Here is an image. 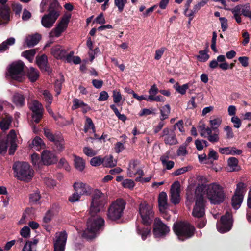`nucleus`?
Returning <instances> with one entry per match:
<instances>
[{"instance_id":"nucleus-1","label":"nucleus","mask_w":251,"mask_h":251,"mask_svg":"<svg viewBox=\"0 0 251 251\" xmlns=\"http://www.w3.org/2000/svg\"><path fill=\"white\" fill-rule=\"evenodd\" d=\"M106 203L105 195L100 191L95 190L92 196L89 208L91 217L87 222V228L83 234L84 237L89 239L94 238L104 226V220L97 214L104 211Z\"/></svg>"},{"instance_id":"nucleus-2","label":"nucleus","mask_w":251,"mask_h":251,"mask_svg":"<svg viewBox=\"0 0 251 251\" xmlns=\"http://www.w3.org/2000/svg\"><path fill=\"white\" fill-rule=\"evenodd\" d=\"M195 194L207 198L211 203L217 204L224 201L225 194L223 188L218 183H212L208 185H199L195 190Z\"/></svg>"},{"instance_id":"nucleus-3","label":"nucleus","mask_w":251,"mask_h":251,"mask_svg":"<svg viewBox=\"0 0 251 251\" xmlns=\"http://www.w3.org/2000/svg\"><path fill=\"white\" fill-rule=\"evenodd\" d=\"M195 200L192 215L195 218H202L205 215V208L203 198L199 195H196L195 192L188 190L187 192V200L185 202L187 207L190 208L192 203Z\"/></svg>"},{"instance_id":"nucleus-4","label":"nucleus","mask_w":251,"mask_h":251,"mask_svg":"<svg viewBox=\"0 0 251 251\" xmlns=\"http://www.w3.org/2000/svg\"><path fill=\"white\" fill-rule=\"evenodd\" d=\"M13 169L15 176L20 180L28 182L34 176V171L27 162H16L14 164Z\"/></svg>"},{"instance_id":"nucleus-5","label":"nucleus","mask_w":251,"mask_h":251,"mask_svg":"<svg viewBox=\"0 0 251 251\" xmlns=\"http://www.w3.org/2000/svg\"><path fill=\"white\" fill-rule=\"evenodd\" d=\"M173 230L178 239L183 241L194 235L195 227L187 222H180L174 224Z\"/></svg>"},{"instance_id":"nucleus-6","label":"nucleus","mask_w":251,"mask_h":251,"mask_svg":"<svg viewBox=\"0 0 251 251\" xmlns=\"http://www.w3.org/2000/svg\"><path fill=\"white\" fill-rule=\"evenodd\" d=\"M24 67L21 61L13 62L7 67V75L13 79L22 81L24 78Z\"/></svg>"},{"instance_id":"nucleus-7","label":"nucleus","mask_w":251,"mask_h":251,"mask_svg":"<svg viewBox=\"0 0 251 251\" xmlns=\"http://www.w3.org/2000/svg\"><path fill=\"white\" fill-rule=\"evenodd\" d=\"M126 203L123 200L117 199L109 206L107 212L109 219L115 221L119 219L123 215Z\"/></svg>"},{"instance_id":"nucleus-8","label":"nucleus","mask_w":251,"mask_h":251,"mask_svg":"<svg viewBox=\"0 0 251 251\" xmlns=\"http://www.w3.org/2000/svg\"><path fill=\"white\" fill-rule=\"evenodd\" d=\"M139 212L144 225H150L154 218L152 206L146 201H142L139 205Z\"/></svg>"},{"instance_id":"nucleus-9","label":"nucleus","mask_w":251,"mask_h":251,"mask_svg":"<svg viewBox=\"0 0 251 251\" xmlns=\"http://www.w3.org/2000/svg\"><path fill=\"white\" fill-rule=\"evenodd\" d=\"M246 184L242 182L237 185L235 194L232 199V205L234 209H238L240 207L246 192Z\"/></svg>"},{"instance_id":"nucleus-10","label":"nucleus","mask_w":251,"mask_h":251,"mask_svg":"<svg viewBox=\"0 0 251 251\" xmlns=\"http://www.w3.org/2000/svg\"><path fill=\"white\" fill-rule=\"evenodd\" d=\"M232 215L229 212H226L224 216L221 218V220L217 223V228L220 233H225L229 231L232 226Z\"/></svg>"},{"instance_id":"nucleus-11","label":"nucleus","mask_w":251,"mask_h":251,"mask_svg":"<svg viewBox=\"0 0 251 251\" xmlns=\"http://www.w3.org/2000/svg\"><path fill=\"white\" fill-rule=\"evenodd\" d=\"M169 227L160 219H155L153 228V233L155 238L164 237L169 233Z\"/></svg>"},{"instance_id":"nucleus-12","label":"nucleus","mask_w":251,"mask_h":251,"mask_svg":"<svg viewBox=\"0 0 251 251\" xmlns=\"http://www.w3.org/2000/svg\"><path fill=\"white\" fill-rule=\"evenodd\" d=\"M69 19L70 17L68 16L63 17L56 26L50 32V37L52 38L59 37L67 28Z\"/></svg>"},{"instance_id":"nucleus-13","label":"nucleus","mask_w":251,"mask_h":251,"mask_svg":"<svg viewBox=\"0 0 251 251\" xmlns=\"http://www.w3.org/2000/svg\"><path fill=\"white\" fill-rule=\"evenodd\" d=\"M67 239V234L65 231L57 232L54 240V251H64Z\"/></svg>"},{"instance_id":"nucleus-14","label":"nucleus","mask_w":251,"mask_h":251,"mask_svg":"<svg viewBox=\"0 0 251 251\" xmlns=\"http://www.w3.org/2000/svg\"><path fill=\"white\" fill-rule=\"evenodd\" d=\"M29 107L33 113V119L36 123H38L42 118L44 111L42 104L37 100H33Z\"/></svg>"},{"instance_id":"nucleus-15","label":"nucleus","mask_w":251,"mask_h":251,"mask_svg":"<svg viewBox=\"0 0 251 251\" xmlns=\"http://www.w3.org/2000/svg\"><path fill=\"white\" fill-rule=\"evenodd\" d=\"M59 16V14L54 11H50L45 15L41 19V24L46 28H51Z\"/></svg>"},{"instance_id":"nucleus-16","label":"nucleus","mask_w":251,"mask_h":251,"mask_svg":"<svg viewBox=\"0 0 251 251\" xmlns=\"http://www.w3.org/2000/svg\"><path fill=\"white\" fill-rule=\"evenodd\" d=\"M180 184L178 181H175L171 185L170 189V201L174 204L179 203L180 201Z\"/></svg>"},{"instance_id":"nucleus-17","label":"nucleus","mask_w":251,"mask_h":251,"mask_svg":"<svg viewBox=\"0 0 251 251\" xmlns=\"http://www.w3.org/2000/svg\"><path fill=\"white\" fill-rule=\"evenodd\" d=\"M73 188L81 196H89L92 192V188L90 185L81 181L75 182Z\"/></svg>"},{"instance_id":"nucleus-18","label":"nucleus","mask_w":251,"mask_h":251,"mask_svg":"<svg viewBox=\"0 0 251 251\" xmlns=\"http://www.w3.org/2000/svg\"><path fill=\"white\" fill-rule=\"evenodd\" d=\"M209 67L211 69H215L219 66L224 70L229 68V64L226 61L225 56L223 55H219L216 59L211 60L209 62Z\"/></svg>"},{"instance_id":"nucleus-19","label":"nucleus","mask_w":251,"mask_h":251,"mask_svg":"<svg viewBox=\"0 0 251 251\" xmlns=\"http://www.w3.org/2000/svg\"><path fill=\"white\" fill-rule=\"evenodd\" d=\"M162 137L164 138V141L166 144L173 145L178 143L174 131L168 128H165L163 129Z\"/></svg>"},{"instance_id":"nucleus-20","label":"nucleus","mask_w":251,"mask_h":251,"mask_svg":"<svg viewBox=\"0 0 251 251\" xmlns=\"http://www.w3.org/2000/svg\"><path fill=\"white\" fill-rule=\"evenodd\" d=\"M139 162L137 160H133L130 162L127 170V175L129 177H133L138 174L140 176H143V171L139 167Z\"/></svg>"},{"instance_id":"nucleus-21","label":"nucleus","mask_w":251,"mask_h":251,"mask_svg":"<svg viewBox=\"0 0 251 251\" xmlns=\"http://www.w3.org/2000/svg\"><path fill=\"white\" fill-rule=\"evenodd\" d=\"M42 161L43 164L49 165L56 163L57 159L52 152L48 150H45L42 153Z\"/></svg>"},{"instance_id":"nucleus-22","label":"nucleus","mask_w":251,"mask_h":251,"mask_svg":"<svg viewBox=\"0 0 251 251\" xmlns=\"http://www.w3.org/2000/svg\"><path fill=\"white\" fill-rule=\"evenodd\" d=\"M66 52L67 50L59 45L54 46L51 49V55L57 59H63Z\"/></svg>"},{"instance_id":"nucleus-23","label":"nucleus","mask_w":251,"mask_h":251,"mask_svg":"<svg viewBox=\"0 0 251 251\" xmlns=\"http://www.w3.org/2000/svg\"><path fill=\"white\" fill-rule=\"evenodd\" d=\"M213 130L211 127L207 126L204 132V136L201 137H207L208 141L211 143H216L219 141V130L215 131V132L212 134V131Z\"/></svg>"},{"instance_id":"nucleus-24","label":"nucleus","mask_w":251,"mask_h":251,"mask_svg":"<svg viewBox=\"0 0 251 251\" xmlns=\"http://www.w3.org/2000/svg\"><path fill=\"white\" fill-rule=\"evenodd\" d=\"M159 210L161 212H164L168 207L167 195L164 192H161L158 199Z\"/></svg>"},{"instance_id":"nucleus-25","label":"nucleus","mask_w":251,"mask_h":251,"mask_svg":"<svg viewBox=\"0 0 251 251\" xmlns=\"http://www.w3.org/2000/svg\"><path fill=\"white\" fill-rule=\"evenodd\" d=\"M137 233L141 236L142 239L145 240L147 237L151 235V228L145 226H137L136 228Z\"/></svg>"},{"instance_id":"nucleus-26","label":"nucleus","mask_w":251,"mask_h":251,"mask_svg":"<svg viewBox=\"0 0 251 251\" xmlns=\"http://www.w3.org/2000/svg\"><path fill=\"white\" fill-rule=\"evenodd\" d=\"M45 144L43 140L38 136L35 137L31 144L30 147L32 149H34L37 151H40L42 149L45 148Z\"/></svg>"},{"instance_id":"nucleus-27","label":"nucleus","mask_w":251,"mask_h":251,"mask_svg":"<svg viewBox=\"0 0 251 251\" xmlns=\"http://www.w3.org/2000/svg\"><path fill=\"white\" fill-rule=\"evenodd\" d=\"M37 63L41 69L50 72V68L48 66V58L46 55H43L37 58Z\"/></svg>"},{"instance_id":"nucleus-28","label":"nucleus","mask_w":251,"mask_h":251,"mask_svg":"<svg viewBox=\"0 0 251 251\" xmlns=\"http://www.w3.org/2000/svg\"><path fill=\"white\" fill-rule=\"evenodd\" d=\"M52 142L54 143L56 150L61 152L64 149V140L60 133H57L56 138Z\"/></svg>"},{"instance_id":"nucleus-29","label":"nucleus","mask_w":251,"mask_h":251,"mask_svg":"<svg viewBox=\"0 0 251 251\" xmlns=\"http://www.w3.org/2000/svg\"><path fill=\"white\" fill-rule=\"evenodd\" d=\"M41 39V35L39 34H35L26 37L25 42L28 47H31L36 45Z\"/></svg>"},{"instance_id":"nucleus-30","label":"nucleus","mask_w":251,"mask_h":251,"mask_svg":"<svg viewBox=\"0 0 251 251\" xmlns=\"http://www.w3.org/2000/svg\"><path fill=\"white\" fill-rule=\"evenodd\" d=\"M12 101L16 106L22 107L25 104V98L22 94L15 93L13 96Z\"/></svg>"},{"instance_id":"nucleus-31","label":"nucleus","mask_w":251,"mask_h":251,"mask_svg":"<svg viewBox=\"0 0 251 251\" xmlns=\"http://www.w3.org/2000/svg\"><path fill=\"white\" fill-rule=\"evenodd\" d=\"M74 165L75 168L79 171H82L85 167V162L81 157L74 155Z\"/></svg>"},{"instance_id":"nucleus-32","label":"nucleus","mask_w":251,"mask_h":251,"mask_svg":"<svg viewBox=\"0 0 251 251\" xmlns=\"http://www.w3.org/2000/svg\"><path fill=\"white\" fill-rule=\"evenodd\" d=\"M160 161L162 163L163 167L167 170H171L175 165V163L173 161L169 160V157L167 155H162L160 157Z\"/></svg>"},{"instance_id":"nucleus-33","label":"nucleus","mask_w":251,"mask_h":251,"mask_svg":"<svg viewBox=\"0 0 251 251\" xmlns=\"http://www.w3.org/2000/svg\"><path fill=\"white\" fill-rule=\"evenodd\" d=\"M78 108H82L84 109L85 112H87L88 110L89 109V107L88 106V105L83 102V101L77 99H75L73 101L72 109L73 110H75Z\"/></svg>"},{"instance_id":"nucleus-34","label":"nucleus","mask_w":251,"mask_h":251,"mask_svg":"<svg viewBox=\"0 0 251 251\" xmlns=\"http://www.w3.org/2000/svg\"><path fill=\"white\" fill-rule=\"evenodd\" d=\"M11 121L12 117L9 115H5L4 117L2 118V120L0 123L1 129L4 131L7 130L9 128Z\"/></svg>"},{"instance_id":"nucleus-35","label":"nucleus","mask_w":251,"mask_h":251,"mask_svg":"<svg viewBox=\"0 0 251 251\" xmlns=\"http://www.w3.org/2000/svg\"><path fill=\"white\" fill-rule=\"evenodd\" d=\"M0 18L4 21L9 19V8L7 5H0Z\"/></svg>"},{"instance_id":"nucleus-36","label":"nucleus","mask_w":251,"mask_h":251,"mask_svg":"<svg viewBox=\"0 0 251 251\" xmlns=\"http://www.w3.org/2000/svg\"><path fill=\"white\" fill-rule=\"evenodd\" d=\"M228 165L230 168V171H236L239 170L238 160L235 157H230L228 159Z\"/></svg>"},{"instance_id":"nucleus-37","label":"nucleus","mask_w":251,"mask_h":251,"mask_svg":"<svg viewBox=\"0 0 251 251\" xmlns=\"http://www.w3.org/2000/svg\"><path fill=\"white\" fill-rule=\"evenodd\" d=\"M53 118L56 122L57 124L61 126L69 125L72 123V119L71 121L67 120L60 115L53 116Z\"/></svg>"},{"instance_id":"nucleus-38","label":"nucleus","mask_w":251,"mask_h":251,"mask_svg":"<svg viewBox=\"0 0 251 251\" xmlns=\"http://www.w3.org/2000/svg\"><path fill=\"white\" fill-rule=\"evenodd\" d=\"M28 76L31 81L35 82L39 76L38 71L33 67H30L28 71Z\"/></svg>"},{"instance_id":"nucleus-39","label":"nucleus","mask_w":251,"mask_h":251,"mask_svg":"<svg viewBox=\"0 0 251 251\" xmlns=\"http://www.w3.org/2000/svg\"><path fill=\"white\" fill-rule=\"evenodd\" d=\"M15 40L14 38L11 37L7 39L0 44V52H2L8 49L9 46L15 43Z\"/></svg>"},{"instance_id":"nucleus-40","label":"nucleus","mask_w":251,"mask_h":251,"mask_svg":"<svg viewBox=\"0 0 251 251\" xmlns=\"http://www.w3.org/2000/svg\"><path fill=\"white\" fill-rule=\"evenodd\" d=\"M189 83H186L180 86L179 83L177 82L174 85V88L180 94L184 95L187 90L189 88Z\"/></svg>"},{"instance_id":"nucleus-41","label":"nucleus","mask_w":251,"mask_h":251,"mask_svg":"<svg viewBox=\"0 0 251 251\" xmlns=\"http://www.w3.org/2000/svg\"><path fill=\"white\" fill-rule=\"evenodd\" d=\"M161 121H163L168 118L169 115L170 113V107L168 104H166L163 106L160 110Z\"/></svg>"},{"instance_id":"nucleus-42","label":"nucleus","mask_w":251,"mask_h":251,"mask_svg":"<svg viewBox=\"0 0 251 251\" xmlns=\"http://www.w3.org/2000/svg\"><path fill=\"white\" fill-rule=\"evenodd\" d=\"M103 160V165L106 167H113L116 165V161L113 159L111 155L105 156Z\"/></svg>"},{"instance_id":"nucleus-43","label":"nucleus","mask_w":251,"mask_h":251,"mask_svg":"<svg viewBox=\"0 0 251 251\" xmlns=\"http://www.w3.org/2000/svg\"><path fill=\"white\" fill-rule=\"evenodd\" d=\"M35 54L36 50L31 49L23 52L22 55L23 56L26 58L29 62H32L34 60Z\"/></svg>"},{"instance_id":"nucleus-44","label":"nucleus","mask_w":251,"mask_h":251,"mask_svg":"<svg viewBox=\"0 0 251 251\" xmlns=\"http://www.w3.org/2000/svg\"><path fill=\"white\" fill-rule=\"evenodd\" d=\"M210 127L213 130L217 131L218 128L220 126L222 123V119L221 118H216L213 119H210L209 121Z\"/></svg>"},{"instance_id":"nucleus-45","label":"nucleus","mask_w":251,"mask_h":251,"mask_svg":"<svg viewBox=\"0 0 251 251\" xmlns=\"http://www.w3.org/2000/svg\"><path fill=\"white\" fill-rule=\"evenodd\" d=\"M31 161L33 165L35 167L39 168L43 164L42 159L41 160L39 155L37 153H33L31 156Z\"/></svg>"},{"instance_id":"nucleus-46","label":"nucleus","mask_w":251,"mask_h":251,"mask_svg":"<svg viewBox=\"0 0 251 251\" xmlns=\"http://www.w3.org/2000/svg\"><path fill=\"white\" fill-rule=\"evenodd\" d=\"M85 132L90 131L91 132L94 133L95 131L94 124L91 118L87 117L86 118V123L84 127Z\"/></svg>"},{"instance_id":"nucleus-47","label":"nucleus","mask_w":251,"mask_h":251,"mask_svg":"<svg viewBox=\"0 0 251 251\" xmlns=\"http://www.w3.org/2000/svg\"><path fill=\"white\" fill-rule=\"evenodd\" d=\"M223 130L226 134V139H230L234 137V132L231 126H226L224 127Z\"/></svg>"},{"instance_id":"nucleus-48","label":"nucleus","mask_w":251,"mask_h":251,"mask_svg":"<svg viewBox=\"0 0 251 251\" xmlns=\"http://www.w3.org/2000/svg\"><path fill=\"white\" fill-rule=\"evenodd\" d=\"M199 54L197 56V57L200 62H205L208 59L209 57L206 50H201L199 51Z\"/></svg>"},{"instance_id":"nucleus-49","label":"nucleus","mask_w":251,"mask_h":251,"mask_svg":"<svg viewBox=\"0 0 251 251\" xmlns=\"http://www.w3.org/2000/svg\"><path fill=\"white\" fill-rule=\"evenodd\" d=\"M41 92L44 96L45 100L46 101L47 104H51L53 98L50 93L47 90H43Z\"/></svg>"},{"instance_id":"nucleus-50","label":"nucleus","mask_w":251,"mask_h":251,"mask_svg":"<svg viewBox=\"0 0 251 251\" xmlns=\"http://www.w3.org/2000/svg\"><path fill=\"white\" fill-rule=\"evenodd\" d=\"M112 97L113 98V101L115 103L118 104L122 100V96L120 92L117 90H114L112 91Z\"/></svg>"},{"instance_id":"nucleus-51","label":"nucleus","mask_w":251,"mask_h":251,"mask_svg":"<svg viewBox=\"0 0 251 251\" xmlns=\"http://www.w3.org/2000/svg\"><path fill=\"white\" fill-rule=\"evenodd\" d=\"M127 0H114V4L118 8L119 12H122L127 3Z\"/></svg>"},{"instance_id":"nucleus-52","label":"nucleus","mask_w":251,"mask_h":251,"mask_svg":"<svg viewBox=\"0 0 251 251\" xmlns=\"http://www.w3.org/2000/svg\"><path fill=\"white\" fill-rule=\"evenodd\" d=\"M122 186L125 188L132 189L135 186L134 181L129 179H126L123 181L122 183Z\"/></svg>"},{"instance_id":"nucleus-53","label":"nucleus","mask_w":251,"mask_h":251,"mask_svg":"<svg viewBox=\"0 0 251 251\" xmlns=\"http://www.w3.org/2000/svg\"><path fill=\"white\" fill-rule=\"evenodd\" d=\"M103 158L100 156H96L92 158L90 160V164L93 166H98L103 163Z\"/></svg>"},{"instance_id":"nucleus-54","label":"nucleus","mask_w":251,"mask_h":251,"mask_svg":"<svg viewBox=\"0 0 251 251\" xmlns=\"http://www.w3.org/2000/svg\"><path fill=\"white\" fill-rule=\"evenodd\" d=\"M251 12L250 11V5L249 3L242 4L241 14L245 17H249Z\"/></svg>"},{"instance_id":"nucleus-55","label":"nucleus","mask_w":251,"mask_h":251,"mask_svg":"<svg viewBox=\"0 0 251 251\" xmlns=\"http://www.w3.org/2000/svg\"><path fill=\"white\" fill-rule=\"evenodd\" d=\"M41 198V195L38 190H36L30 195V201L32 202H38Z\"/></svg>"},{"instance_id":"nucleus-56","label":"nucleus","mask_w":251,"mask_h":251,"mask_svg":"<svg viewBox=\"0 0 251 251\" xmlns=\"http://www.w3.org/2000/svg\"><path fill=\"white\" fill-rule=\"evenodd\" d=\"M20 235L24 238H28L30 235V228L26 226H24L20 231Z\"/></svg>"},{"instance_id":"nucleus-57","label":"nucleus","mask_w":251,"mask_h":251,"mask_svg":"<svg viewBox=\"0 0 251 251\" xmlns=\"http://www.w3.org/2000/svg\"><path fill=\"white\" fill-rule=\"evenodd\" d=\"M231 122L233 123V126L236 128H239L241 126V120L237 116L232 117L231 118Z\"/></svg>"},{"instance_id":"nucleus-58","label":"nucleus","mask_w":251,"mask_h":251,"mask_svg":"<svg viewBox=\"0 0 251 251\" xmlns=\"http://www.w3.org/2000/svg\"><path fill=\"white\" fill-rule=\"evenodd\" d=\"M83 152L89 157L94 156L97 154V151L88 147H85L83 148Z\"/></svg>"},{"instance_id":"nucleus-59","label":"nucleus","mask_w":251,"mask_h":251,"mask_svg":"<svg viewBox=\"0 0 251 251\" xmlns=\"http://www.w3.org/2000/svg\"><path fill=\"white\" fill-rule=\"evenodd\" d=\"M53 213L52 210H48L43 217V221L45 224H48L50 222Z\"/></svg>"},{"instance_id":"nucleus-60","label":"nucleus","mask_w":251,"mask_h":251,"mask_svg":"<svg viewBox=\"0 0 251 251\" xmlns=\"http://www.w3.org/2000/svg\"><path fill=\"white\" fill-rule=\"evenodd\" d=\"M80 197L81 195L77 192L75 191L69 197V201L72 203L78 201L80 200Z\"/></svg>"},{"instance_id":"nucleus-61","label":"nucleus","mask_w":251,"mask_h":251,"mask_svg":"<svg viewBox=\"0 0 251 251\" xmlns=\"http://www.w3.org/2000/svg\"><path fill=\"white\" fill-rule=\"evenodd\" d=\"M218 156L217 153L214 151L213 149H210L209 150V152L207 155V159L210 161H213L218 159Z\"/></svg>"},{"instance_id":"nucleus-62","label":"nucleus","mask_w":251,"mask_h":251,"mask_svg":"<svg viewBox=\"0 0 251 251\" xmlns=\"http://www.w3.org/2000/svg\"><path fill=\"white\" fill-rule=\"evenodd\" d=\"M190 168V167H182L181 168H179L176 171H175L174 172L172 173V175L174 176H177L180 175H181L182 174H184V173L187 172L189 170V168Z\"/></svg>"},{"instance_id":"nucleus-63","label":"nucleus","mask_w":251,"mask_h":251,"mask_svg":"<svg viewBox=\"0 0 251 251\" xmlns=\"http://www.w3.org/2000/svg\"><path fill=\"white\" fill-rule=\"evenodd\" d=\"M186 145H183L180 146L177 151V154L178 156H185L188 153V151L186 149Z\"/></svg>"},{"instance_id":"nucleus-64","label":"nucleus","mask_w":251,"mask_h":251,"mask_svg":"<svg viewBox=\"0 0 251 251\" xmlns=\"http://www.w3.org/2000/svg\"><path fill=\"white\" fill-rule=\"evenodd\" d=\"M44 134L46 136L47 138H48L49 140L52 142L56 138V135L57 134H55L53 135L49 129H44Z\"/></svg>"}]
</instances>
